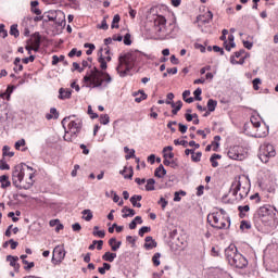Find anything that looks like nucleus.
<instances>
[{"instance_id":"obj_1","label":"nucleus","mask_w":278,"mask_h":278,"mask_svg":"<svg viewBox=\"0 0 278 278\" xmlns=\"http://www.w3.org/2000/svg\"><path fill=\"white\" fill-rule=\"evenodd\" d=\"M83 81L86 84L87 88H101L103 84H112V76H110L108 72L93 67L90 74L83 78Z\"/></svg>"},{"instance_id":"obj_2","label":"nucleus","mask_w":278,"mask_h":278,"mask_svg":"<svg viewBox=\"0 0 278 278\" xmlns=\"http://www.w3.org/2000/svg\"><path fill=\"white\" fill-rule=\"evenodd\" d=\"M23 179H25V167L17 165L12 173L13 185L20 190H29L34 186V173L29 174V182H24Z\"/></svg>"},{"instance_id":"obj_3","label":"nucleus","mask_w":278,"mask_h":278,"mask_svg":"<svg viewBox=\"0 0 278 278\" xmlns=\"http://www.w3.org/2000/svg\"><path fill=\"white\" fill-rule=\"evenodd\" d=\"M118 66L116 67V71L119 75V77H126L127 73L136 66V54L128 52L125 54L119 55L118 58Z\"/></svg>"},{"instance_id":"obj_4","label":"nucleus","mask_w":278,"mask_h":278,"mask_svg":"<svg viewBox=\"0 0 278 278\" xmlns=\"http://www.w3.org/2000/svg\"><path fill=\"white\" fill-rule=\"evenodd\" d=\"M225 253L230 266H235V268H247L249 265V261L242 254L238 253V250L228 248Z\"/></svg>"},{"instance_id":"obj_5","label":"nucleus","mask_w":278,"mask_h":278,"mask_svg":"<svg viewBox=\"0 0 278 278\" xmlns=\"http://www.w3.org/2000/svg\"><path fill=\"white\" fill-rule=\"evenodd\" d=\"M207 223H210L211 227H214V229H229V227H231V219L222 216L218 212L208 214Z\"/></svg>"},{"instance_id":"obj_6","label":"nucleus","mask_w":278,"mask_h":278,"mask_svg":"<svg viewBox=\"0 0 278 278\" xmlns=\"http://www.w3.org/2000/svg\"><path fill=\"white\" fill-rule=\"evenodd\" d=\"M255 218L258 223H263L265 226L270 225V223L275 220V211L268 205L261 206L255 214Z\"/></svg>"},{"instance_id":"obj_7","label":"nucleus","mask_w":278,"mask_h":278,"mask_svg":"<svg viewBox=\"0 0 278 278\" xmlns=\"http://www.w3.org/2000/svg\"><path fill=\"white\" fill-rule=\"evenodd\" d=\"M277 155V151H275V146L270 143H264L260 148L258 157L263 164H268L270 157H275Z\"/></svg>"},{"instance_id":"obj_8","label":"nucleus","mask_w":278,"mask_h":278,"mask_svg":"<svg viewBox=\"0 0 278 278\" xmlns=\"http://www.w3.org/2000/svg\"><path fill=\"white\" fill-rule=\"evenodd\" d=\"M231 192L233 197H237V200L242 201L249 197V187H242V182L238 179L232 182Z\"/></svg>"},{"instance_id":"obj_9","label":"nucleus","mask_w":278,"mask_h":278,"mask_svg":"<svg viewBox=\"0 0 278 278\" xmlns=\"http://www.w3.org/2000/svg\"><path fill=\"white\" fill-rule=\"evenodd\" d=\"M228 157L230 160H239L242 161L244 157H247V154L244 152V148L240 146H233L228 150Z\"/></svg>"},{"instance_id":"obj_10","label":"nucleus","mask_w":278,"mask_h":278,"mask_svg":"<svg viewBox=\"0 0 278 278\" xmlns=\"http://www.w3.org/2000/svg\"><path fill=\"white\" fill-rule=\"evenodd\" d=\"M251 123H252L253 127L256 128V132L254 135L255 138H266V136H268V130H266L265 126L263 128H260L262 126V123H260V121H257V118L252 117Z\"/></svg>"},{"instance_id":"obj_11","label":"nucleus","mask_w":278,"mask_h":278,"mask_svg":"<svg viewBox=\"0 0 278 278\" xmlns=\"http://www.w3.org/2000/svg\"><path fill=\"white\" fill-rule=\"evenodd\" d=\"M81 127H83V124H81V119L79 118H76V119H72L70 123H68V130L71 134H73L74 136L76 134H79V131H81Z\"/></svg>"},{"instance_id":"obj_12","label":"nucleus","mask_w":278,"mask_h":278,"mask_svg":"<svg viewBox=\"0 0 278 278\" xmlns=\"http://www.w3.org/2000/svg\"><path fill=\"white\" fill-rule=\"evenodd\" d=\"M56 260L58 262L62 263L64 261V258L66 257V250H64L63 245H56L53 250V257H52V262L53 260Z\"/></svg>"},{"instance_id":"obj_13","label":"nucleus","mask_w":278,"mask_h":278,"mask_svg":"<svg viewBox=\"0 0 278 278\" xmlns=\"http://www.w3.org/2000/svg\"><path fill=\"white\" fill-rule=\"evenodd\" d=\"M154 25L156 27V31L162 34V31L166 29V17L157 15L156 18L154 20Z\"/></svg>"},{"instance_id":"obj_14","label":"nucleus","mask_w":278,"mask_h":278,"mask_svg":"<svg viewBox=\"0 0 278 278\" xmlns=\"http://www.w3.org/2000/svg\"><path fill=\"white\" fill-rule=\"evenodd\" d=\"M244 50L235 52V55L230 56V64H244L247 56H242Z\"/></svg>"},{"instance_id":"obj_15","label":"nucleus","mask_w":278,"mask_h":278,"mask_svg":"<svg viewBox=\"0 0 278 278\" xmlns=\"http://www.w3.org/2000/svg\"><path fill=\"white\" fill-rule=\"evenodd\" d=\"M72 94H73V90H71V89H65V88L59 89V99H61L63 101H64V99H71Z\"/></svg>"},{"instance_id":"obj_16","label":"nucleus","mask_w":278,"mask_h":278,"mask_svg":"<svg viewBox=\"0 0 278 278\" xmlns=\"http://www.w3.org/2000/svg\"><path fill=\"white\" fill-rule=\"evenodd\" d=\"M156 247H157V242L153 240V237H146L144 249L147 251H151V249H155Z\"/></svg>"},{"instance_id":"obj_17","label":"nucleus","mask_w":278,"mask_h":278,"mask_svg":"<svg viewBox=\"0 0 278 278\" xmlns=\"http://www.w3.org/2000/svg\"><path fill=\"white\" fill-rule=\"evenodd\" d=\"M132 97L135 98L136 103H142L147 99V93H144V90H139L138 92H134Z\"/></svg>"},{"instance_id":"obj_18","label":"nucleus","mask_w":278,"mask_h":278,"mask_svg":"<svg viewBox=\"0 0 278 278\" xmlns=\"http://www.w3.org/2000/svg\"><path fill=\"white\" fill-rule=\"evenodd\" d=\"M7 262H10V266H12L15 270H18V268H21V266L17 264L18 256L8 255Z\"/></svg>"},{"instance_id":"obj_19","label":"nucleus","mask_w":278,"mask_h":278,"mask_svg":"<svg viewBox=\"0 0 278 278\" xmlns=\"http://www.w3.org/2000/svg\"><path fill=\"white\" fill-rule=\"evenodd\" d=\"M214 18V14L211 11H207L203 16H199V23H210Z\"/></svg>"},{"instance_id":"obj_20","label":"nucleus","mask_w":278,"mask_h":278,"mask_svg":"<svg viewBox=\"0 0 278 278\" xmlns=\"http://www.w3.org/2000/svg\"><path fill=\"white\" fill-rule=\"evenodd\" d=\"M228 40H229V42H227V41L224 42V47H225L226 51H231V49H233L236 47V42H233V40H235L233 35H229Z\"/></svg>"},{"instance_id":"obj_21","label":"nucleus","mask_w":278,"mask_h":278,"mask_svg":"<svg viewBox=\"0 0 278 278\" xmlns=\"http://www.w3.org/2000/svg\"><path fill=\"white\" fill-rule=\"evenodd\" d=\"M102 52L103 49H100L98 62L100 64V68H102V71H105L108 68V62L105 61Z\"/></svg>"},{"instance_id":"obj_22","label":"nucleus","mask_w":278,"mask_h":278,"mask_svg":"<svg viewBox=\"0 0 278 278\" xmlns=\"http://www.w3.org/2000/svg\"><path fill=\"white\" fill-rule=\"evenodd\" d=\"M138 201H142V195H132L130 198V203L132 205V207H142V204Z\"/></svg>"},{"instance_id":"obj_23","label":"nucleus","mask_w":278,"mask_h":278,"mask_svg":"<svg viewBox=\"0 0 278 278\" xmlns=\"http://www.w3.org/2000/svg\"><path fill=\"white\" fill-rule=\"evenodd\" d=\"M109 244H110L112 251H117L121 249V244H123V242L116 241V238H111L109 240Z\"/></svg>"},{"instance_id":"obj_24","label":"nucleus","mask_w":278,"mask_h":278,"mask_svg":"<svg viewBox=\"0 0 278 278\" xmlns=\"http://www.w3.org/2000/svg\"><path fill=\"white\" fill-rule=\"evenodd\" d=\"M123 218H129L131 216H136V211L132 208H129L127 206H125L123 210Z\"/></svg>"},{"instance_id":"obj_25","label":"nucleus","mask_w":278,"mask_h":278,"mask_svg":"<svg viewBox=\"0 0 278 278\" xmlns=\"http://www.w3.org/2000/svg\"><path fill=\"white\" fill-rule=\"evenodd\" d=\"M165 175L166 168H164V165H160L154 172V176L159 177V179H162Z\"/></svg>"},{"instance_id":"obj_26","label":"nucleus","mask_w":278,"mask_h":278,"mask_svg":"<svg viewBox=\"0 0 278 278\" xmlns=\"http://www.w3.org/2000/svg\"><path fill=\"white\" fill-rule=\"evenodd\" d=\"M30 45L33 47H40V34L35 33L30 38Z\"/></svg>"},{"instance_id":"obj_27","label":"nucleus","mask_w":278,"mask_h":278,"mask_svg":"<svg viewBox=\"0 0 278 278\" xmlns=\"http://www.w3.org/2000/svg\"><path fill=\"white\" fill-rule=\"evenodd\" d=\"M1 188H10L12 182H10V178L5 175L0 176Z\"/></svg>"},{"instance_id":"obj_28","label":"nucleus","mask_w":278,"mask_h":278,"mask_svg":"<svg viewBox=\"0 0 278 278\" xmlns=\"http://www.w3.org/2000/svg\"><path fill=\"white\" fill-rule=\"evenodd\" d=\"M102 260L104 262H114V260H116V253H112V252H105L102 255Z\"/></svg>"},{"instance_id":"obj_29","label":"nucleus","mask_w":278,"mask_h":278,"mask_svg":"<svg viewBox=\"0 0 278 278\" xmlns=\"http://www.w3.org/2000/svg\"><path fill=\"white\" fill-rule=\"evenodd\" d=\"M146 190L148 192H151V191L155 190V179L150 178V179L147 180Z\"/></svg>"},{"instance_id":"obj_30","label":"nucleus","mask_w":278,"mask_h":278,"mask_svg":"<svg viewBox=\"0 0 278 278\" xmlns=\"http://www.w3.org/2000/svg\"><path fill=\"white\" fill-rule=\"evenodd\" d=\"M10 35L14 36V38H18V36H21V33L18 31V25L17 24L11 25Z\"/></svg>"},{"instance_id":"obj_31","label":"nucleus","mask_w":278,"mask_h":278,"mask_svg":"<svg viewBox=\"0 0 278 278\" xmlns=\"http://www.w3.org/2000/svg\"><path fill=\"white\" fill-rule=\"evenodd\" d=\"M206 105H207L208 112H214L216 110V105H218V102L216 100H214V99H210L207 101Z\"/></svg>"},{"instance_id":"obj_32","label":"nucleus","mask_w":278,"mask_h":278,"mask_svg":"<svg viewBox=\"0 0 278 278\" xmlns=\"http://www.w3.org/2000/svg\"><path fill=\"white\" fill-rule=\"evenodd\" d=\"M189 97V98H188ZM182 99L186 103H193L194 102V98L190 97V90H185L182 92Z\"/></svg>"},{"instance_id":"obj_33","label":"nucleus","mask_w":278,"mask_h":278,"mask_svg":"<svg viewBox=\"0 0 278 278\" xmlns=\"http://www.w3.org/2000/svg\"><path fill=\"white\" fill-rule=\"evenodd\" d=\"M3 157H14V152L10 151V146H4L2 148Z\"/></svg>"},{"instance_id":"obj_34","label":"nucleus","mask_w":278,"mask_h":278,"mask_svg":"<svg viewBox=\"0 0 278 278\" xmlns=\"http://www.w3.org/2000/svg\"><path fill=\"white\" fill-rule=\"evenodd\" d=\"M118 23H121V15L115 14L112 21V29H118Z\"/></svg>"},{"instance_id":"obj_35","label":"nucleus","mask_w":278,"mask_h":278,"mask_svg":"<svg viewBox=\"0 0 278 278\" xmlns=\"http://www.w3.org/2000/svg\"><path fill=\"white\" fill-rule=\"evenodd\" d=\"M81 214L84 215V220H87V223H89V220H92V211L84 210Z\"/></svg>"},{"instance_id":"obj_36","label":"nucleus","mask_w":278,"mask_h":278,"mask_svg":"<svg viewBox=\"0 0 278 278\" xmlns=\"http://www.w3.org/2000/svg\"><path fill=\"white\" fill-rule=\"evenodd\" d=\"M162 257V254L160 252H156L153 256H152V262L154 264V266H160L161 262L160 258Z\"/></svg>"},{"instance_id":"obj_37","label":"nucleus","mask_w":278,"mask_h":278,"mask_svg":"<svg viewBox=\"0 0 278 278\" xmlns=\"http://www.w3.org/2000/svg\"><path fill=\"white\" fill-rule=\"evenodd\" d=\"M119 173H121V175H124V179H131V177H134L132 168L129 169V175H125V173H127V167H124V169L121 170Z\"/></svg>"},{"instance_id":"obj_38","label":"nucleus","mask_w":278,"mask_h":278,"mask_svg":"<svg viewBox=\"0 0 278 278\" xmlns=\"http://www.w3.org/2000/svg\"><path fill=\"white\" fill-rule=\"evenodd\" d=\"M75 55H77V58H81V51L77 50V48H74L68 52V58H75Z\"/></svg>"},{"instance_id":"obj_39","label":"nucleus","mask_w":278,"mask_h":278,"mask_svg":"<svg viewBox=\"0 0 278 278\" xmlns=\"http://www.w3.org/2000/svg\"><path fill=\"white\" fill-rule=\"evenodd\" d=\"M251 207L249 205L238 206V211L240 212V217L244 218V212H249Z\"/></svg>"},{"instance_id":"obj_40","label":"nucleus","mask_w":278,"mask_h":278,"mask_svg":"<svg viewBox=\"0 0 278 278\" xmlns=\"http://www.w3.org/2000/svg\"><path fill=\"white\" fill-rule=\"evenodd\" d=\"M184 108V102L181 100L176 102V108L172 111V114L177 115V112Z\"/></svg>"},{"instance_id":"obj_41","label":"nucleus","mask_w":278,"mask_h":278,"mask_svg":"<svg viewBox=\"0 0 278 278\" xmlns=\"http://www.w3.org/2000/svg\"><path fill=\"white\" fill-rule=\"evenodd\" d=\"M125 153H129L127 154L125 157L126 160H131V157L135 156L136 150H129L127 147L124 148Z\"/></svg>"},{"instance_id":"obj_42","label":"nucleus","mask_w":278,"mask_h":278,"mask_svg":"<svg viewBox=\"0 0 278 278\" xmlns=\"http://www.w3.org/2000/svg\"><path fill=\"white\" fill-rule=\"evenodd\" d=\"M151 231V227L149 226H143L139 229V236L142 238L144 233H149Z\"/></svg>"},{"instance_id":"obj_43","label":"nucleus","mask_w":278,"mask_h":278,"mask_svg":"<svg viewBox=\"0 0 278 278\" xmlns=\"http://www.w3.org/2000/svg\"><path fill=\"white\" fill-rule=\"evenodd\" d=\"M100 123H101V125H108V123H110V115H108V114L101 115Z\"/></svg>"},{"instance_id":"obj_44","label":"nucleus","mask_w":278,"mask_h":278,"mask_svg":"<svg viewBox=\"0 0 278 278\" xmlns=\"http://www.w3.org/2000/svg\"><path fill=\"white\" fill-rule=\"evenodd\" d=\"M84 47H85V49H88L86 51V53L88 55H92V50L94 49V45L93 43H85Z\"/></svg>"},{"instance_id":"obj_45","label":"nucleus","mask_w":278,"mask_h":278,"mask_svg":"<svg viewBox=\"0 0 278 278\" xmlns=\"http://www.w3.org/2000/svg\"><path fill=\"white\" fill-rule=\"evenodd\" d=\"M203 155V153L201 152H197L191 155V160L192 162H201V156Z\"/></svg>"},{"instance_id":"obj_46","label":"nucleus","mask_w":278,"mask_h":278,"mask_svg":"<svg viewBox=\"0 0 278 278\" xmlns=\"http://www.w3.org/2000/svg\"><path fill=\"white\" fill-rule=\"evenodd\" d=\"M252 84H253V89H254V90H260V85H262V79H260V78H254L253 81H252Z\"/></svg>"},{"instance_id":"obj_47","label":"nucleus","mask_w":278,"mask_h":278,"mask_svg":"<svg viewBox=\"0 0 278 278\" xmlns=\"http://www.w3.org/2000/svg\"><path fill=\"white\" fill-rule=\"evenodd\" d=\"M202 92H203V90H201V88H198V89L193 92L195 101H201V100H202V98H201Z\"/></svg>"},{"instance_id":"obj_48","label":"nucleus","mask_w":278,"mask_h":278,"mask_svg":"<svg viewBox=\"0 0 278 278\" xmlns=\"http://www.w3.org/2000/svg\"><path fill=\"white\" fill-rule=\"evenodd\" d=\"M26 142L25 139H21L18 141L15 142V149L16 151H21V147H25Z\"/></svg>"},{"instance_id":"obj_49","label":"nucleus","mask_w":278,"mask_h":278,"mask_svg":"<svg viewBox=\"0 0 278 278\" xmlns=\"http://www.w3.org/2000/svg\"><path fill=\"white\" fill-rule=\"evenodd\" d=\"M92 233L98 238H105V230H93Z\"/></svg>"},{"instance_id":"obj_50","label":"nucleus","mask_w":278,"mask_h":278,"mask_svg":"<svg viewBox=\"0 0 278 278\" xmlns=\"http://www.w3.org/2000/svg\"><path fill=\"white\" fill-rule=\"evenodd\" d=\"M240 229L244 230V229H251V223L247 222V220H242L241 225H240Z\"/></svg>"},{"instance_id":"obj_51","label":"nucleus","mask_w":278,"mask_h":278,"mask_svg":"<svg viewBox=\"0 0 278 278\" xmlns=\"http://www.w3.org/2000/svg\"><path fill=\"white\" fill-rule=\"evenodd\" d=\"M124 45H126L127 47H129V45H131V35L130 34H126L124 36Z\"/></svg>"},{"instance_id":"obj_52","label":"nucleus","mask_w":278,"mask_h":278,"mask_svg":"<svg viewBox=\"0 0 278 278\" xmlns=\"http://www.w3.org/2000/svg\"><path fill=\"white\" fill-rule=\"evenodd\" d=\"M0 170H10V165L3 160L0 161Z\"/></svg>"},{"instance_id":"obj_53","label":"nucleus","mask_w":278,"mask_h":278,"mask_svg":"<svg viewBox=\"0 0 278 278\" xmlns=\"http://www.w3.org/2000/svg\"><path fill=\"white\" fill-rule=\"evenodd\" d=\"M0 34H2V38H8V30H5L4 24H0Z\"/></svg>"},{"instance_id":"obj_54","label":"nucleus","mask_w":278,"mask_h":278,"mask_svg":"<svg viewBox=\"0 0 278 278\" xmlns=\"http://www.w3.org/2000/svg\"><path fill=\"white\" fill-rule=\"evenodd\" d=\"M159 205H161L162 210H166V205H168V201L166 199L161 198L159 201Z\"/></svg>"},{"instance_id":"obj_55","label":"nucleus","mask_w":278,"mask_h":278,"mask_svg":"<svg viewBox=\"0 0 278 278\" xmlns=\"http://www.w3.org/2000/svg\"><path fill=\"white\" fill-rule=\"evenodd\" d=\"M185 117H186V121H188V123H191L193 118H197V113L194 114L186 113Z\"/></svg>"},{"instance_id":"obj_56","label":"nucleus","mask_w":278,"mask_h":278,"mask_svg":"<svg viewBox=\"0 0 278 278\" xmlns=\"http://www.w3.org/2000/svg\"><path fill=\"white\" fill-rule=\"evenodd\" d=\"M178 129H179L180 134H186V131H188V126L179 123L178 124Z\"/></svg>"},{"instance_id":"obj_57","label":"nucleus","mask_w":278,"mask_h":278,"mask_svg":"<svg viewBox=\"0 0 278 278\" xmlns=\"http://www.w3.org/2000/svg\"><path fill=\"white\" fill-rule=\"evenodd\" d=\"M174 144H176V146H181V147H186V144H188V141L175 139V140H174Z\"/></svg>"},{"instance_id":"obj_58","label":"nucleus","mask_w":278,"mask_h":278,"mask_svg":"<svg viewBox=\"0 0 278 278\" xmlns=\"http://www.w3.org/2000/svg\"><path fill=\"white\" fill-rule=\"evenodd\" d=\"M34 60H36V56L30 55L28 58H25L22 60L23 64H29V62H34Z\"/></svg>"},{"instance_id":"obj_59","label":"nucleus","mask_w":278,"mask_h":278,"mask_svg":"<svg viewBox=\"0 0 278 278\" xmlns=\"http://www.w3.org/2000/svg\"><path fill=\"white\" fill-rule=\"evenodd\" d=\"M88 114L91 115V118H99V114L92 111V106H88Z\"/></svg>"},{"instance_id":"obj_60","label":"nucleus","mask_w":278,"mask_h":278,"mask_svg":"<svg viewBox=\"0 0 278 278\" xmlns=\"http://www.w3.org/2000/svg\"><path fill=\"white\" fill-rule=\"evenodd\" d=\"M30 11L33 12V14H36L37 16H40V14H42V11L37 7L30 8Z\"/></svg>"},{"instance_id":"obj_61","label":"nucleus","mask_w":278,"mask_h":278,"mask_svg":"<svg viewBox=\"0 0 278 278\" xmlns=\"http://www.w3.org/2000/svg\"><path fill=\"white\" fill-rule=\"evenodd\" d=\"M73 231H81V225L79 223H75L72 225Z\"/></svg>"},{"instance_id":"obj_62","label":"nucleus","mask_w":278,"mask_h":278,"mask_svg":"<svg viewBox=\"0 0 278 278\" xmlns=\"http://www.w3.org/2000/svg\"><path fill=\"white\" fill-rule=\"evenodd\" d=\"M50 114L54 116V118H59L60 113H58V109L52 108L50 109Z\"/></svg>"},{"instance_id":"obj_63","label":"nucleus","mask_w":278,"mask_h":278,"mask_svg":"<svg viewBox=\"0 0 278 278\" xmlns=\"http://www.w3.org/2000/svg\"><path fill=\"white\" fill-rule=\"evenodd\" d=\"M9 243H10L12 250H14V249H16V247H18V242L14 241V239L9 240Z\"/></svg>"},{"instance_id":"obj_64","label":"nucleus","mask_w":278,"mask_h":278,"mask_svg":"<svg viewBox=\"0 0 278 278\" xmlns=\"http://www.w3.org/2000/svg\"><path fill=\"white\" fill-rule=\"evenodd\" d=\"M109 25H108V21H105V18L101 22V26H100V29H109Z\"/></svg>"}]
</instances>
